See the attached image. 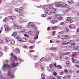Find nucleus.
Returning <instances> with one entry per match:
<instances>
[{
  "instance_id": "680f3d73",
  "label": "nucleus",
  "mask_w": 79,
  "mask_h": 79,
  "mask_svg": "<svg viewBox=\"0 0 79 79\" xmlns=\"http://www.w3.org/2000/svg\"><path fill=\"white\" fill-rule=\"evenodd\" d=\"M41 16H42V17H45V16H46V14H41Z\"/></svg>"
},
{
  "instance_id": "0e129e2a",
  "label": "nucleus",
  "mask_w": 79,
  "mask_h": 79,
  "mask_svg": "<svg viewBox=\"0 0 79 79\" xmlns=\"http://www.w3.org/2000/svg\"><path fill=\"white\" fill-rule=\"evenodd\" d=\"M61 77L60 76H57L56 77V78L57 79H61Z\"/></svg>"
},
{
  "instance_id": "412c9836",
  "label": "nucleus",
  "mask_w": 79,
  "mask_h": 79,
  "mask_svg": "<svg viewBox=\"0 0 79 79\" xmlns=\"http://www.w3.org/2000/svg\"><path fill=\"white\" fill-rule=\"evenodd\" d=\"M15 38V39H17L18 42H20V38H19V36H18V35H16L15 36H14Z\"/></svg>"
},
{
  "instance_id": "393cba45",
  "label": "nucleus",
  "mask_w": 79,
  "mask_h": 79,
  "mask_svg": "<svg viewBox=\"0 0 79 79\" xmlns=\"http://www.w3.org/2000/svg\"><path fill=\"white\" fill-rule=\"evenodd\" d=\"M51 60V59L50 58L47 57L45 59V61H47V62H49Z\"/></svg>"
},
{
  "instance_id": "cd10ccee",
  "label": "nucleus",
  "mask_w": 79,
  "mask_h": 79,
  "mask_svg": "<svg viewBox=\"0 0 79 79\" xmlns=\"http://www.w3.org/2000/svg\"><path fill=\"white\" fill-rule=\"evenodd\" d=\"M50 50L53 51H55L57 49L56 47H52L50 48Z\"/></svg>"
},
{
  "instance_id": "6ab92c4d",
  "label": "nucleus",
  "mask_w": 79,
  "mask_h": 79,
  "mask_svg": "<svg viewBox=\"0 0 79 79\" xmlns=\"http://www.w3.org/2000/svg\"><path fill=\"white\" fill-rule=\"evenodd\" d=\"M44 13L46 15H50L52 13V11L49 10H46Z\"/></svg>"
},
{
  "instance_id": "864d4df0",
  "label": "nucleus",
  "mask_w": 79,
  "mask_h": 79,
  "mask_svg": "<svg viewBox=\"0 0 79 79\" xmlns=\"http://www.w3.org/2000/svg\"><path fill=\"white\" fill-rule=\"evenodd\" d=\"M4 49L5 50H8V48L7 47L5 46L4 47Z\"/></svg>"
},
{
  "instance_id": "bb28decb",
  "label": "nucleus",
  "mask_w": 79,
  "mask_h": 79,
  "mask_svg": "<svg viewBox=\"0 0 79 79\" xmlns=\"http://www.w3.org/2000/svg\"><path fill=\"white\" fill-rule=\"evenodd\" d=\"M44 8L45 10H48L49 8V5H45L44 6Z\"/></svg>"
},
{
  "instance_id": "f704fd0d",
  "label": "nucleus",
  "mask_w": 79,
  "mask_h": 79,
  "mask_svg": "<svg viewBox=\"0 0 79 79\" xmlns=\"http://www.w3.org/2000/svg\"><path fill=\"white\" fill-rule=\"evenodd\" d=\"M65 31L66 32H69V29L68 27H66L65 28Z\"/></svg>"
},
{
  "instance_id": "3c124183",
  "label": "nucleus",
  "mask_w": 79,
  "mask_h": 79,
  "mask_svg": "<svg viewBox=\"0 0 79 79\" xmlns=\"http://www.w3.org/2000/svg\"><path fill=\"white\" fill-rule=\"evenodd\" d=\"M57 74L56 72L54 71L53 73V75L54 76H56L57 75Z\"/></svg>"
},
{
  "instance_id": "a18cd8bd",
  "label": "nucleus",
  "mask_w": 79,
  "mask_h": 79,
  "mask_svg": "<svg viewBox=\"0 0 79 79\" xmlns=\"http://www.w3.org/2000/svg\"><path fill=\"white\" fill-rule=\"evenodd\" d=\"M34 26H33V27H32L33 29H35H35L37 30V28L36 27V26H35V25H34Z\"/></svg>"
},
{
  "instance_id": "4c0bfd02",
  "label": "nucleus",
  "mask_w": 79,
  "mask_h": 79,
  "mask_svg": "<svg viewBox=\"0 0 79 79\" xmlns=\"http://www.w3.org/2000/svg\"><path fill=\"white\" fill-rule=\"evenodd\" d=\"M9 29H10V28H9V27H6L5 28V31H9Z\"/></svg>"
},
{
  "instance_id": "f3484780",
  "label": "nucleus",
  "mask_w": 79,
  "mask_h": 79,
  "mask_svg": "<svg viewBox=\"0 0 79 79\" xmlns=\"http://www.w3.org/2000/svg\"><path fill=\"white\" fill-rule=\"evenodd\" d=\"M62 5L60 3L58 2H57L55 3L56 6H57V7H61Z\"/></svg>"
},
{
  "instance_id": "6e6552de",
  "label": "nucleus",
  "mask_w": 79,
  "mask_h": 79,
  "mask_svg": "<svg viewBox=\"0 0 79 79\" xmlns=\"http://www.w3.org/2000/svg\"><path fill=\"white\" fill-rule=\"evenodd\" d=\"M5 68H9V69H10L11 67L8 64H4V65L2 67V69H4Z\"/></svg>"
},
{
  "instance_id": "9d476101",
  "label": "nucleus",
  "mask_w": 79,
  "mask_h": 79,
  "mask_svg": "<svg viewBox=\"0 0 79 79\" xmlns=\"http://www.w3.org/2000/svg\"><path fill=\"white\" fill-rule=\"evenodd\" d=\"M18 64V63H15V62H13L10 66L11 68H15V67H16L17 65Z\"/></svg>"
},
{
  "instance_id": "20e7f679",
  "label": "nucleus",
  "mask_w": 79,
  "mask_h": 79,
  "mask_svg": "<svg viewBox=\"0 0 79 79\" xmlns=\"http://www.w3.org/2000/svg\"><path fill=\"white\" fill-rule=\"evenodd\" d=\"M69 38H70V37L67 35H62L61 36V39L62 40H66V39L69 40Z\"/></svg>"
},
{
  "instance_id": "dca6fc26",
  "label": "nucleus",
  "mask_w": 79,
  "mask_h": 79,
  "mask_svg": "<svg viewBox=\"0 0 79 79\" xmlns=\"http://www.w3.org/2000/svg\"><path fill=\"white\" fill-rule=\"evenodd\" d=\"M14 52L16 53H19V52H20V50L19 48H17L15 49Z\"/></svg>"
},
{
  "instance_id": "0eeeda50",
  "label": "nucleus",
  "mask_w": 79,
  "mask_h": 79,
  "mask_svg": "<svg viewBox=\"0 0 79 79\" xmlns=\"http://www.w3.org/2000/svg\"><path fill=\"white\" fill-rule=\"evenodd\" d=\"M20 42H27V39L26 38L21 37L20 38Z\"/></svg>"
},
{
  "instance_id": "6e6d98bb",
  "label": "nucleus",
  "mask_w": 79,
  "mask_h": 79,
  "mask_svg": "<svg viewBox=\"0 0 79 79\" xmlns=\"http://www.w3.org/2000/svg\"><path fill=\"white\" fill-rule=\"evenodd\" d=\"M65 25V24H64V22H61L60 23V25H62V26H64Z\"/></svg>"
},
{
  "instance_id": "c85d7f7f",
  "label": "nucleus",
  "mask_w": 79,
  "mask_h": 79,
  "mask_svg": "<svg viewBox=\"0 0 79 79\" xmlns=\"http://www.w3.org/2000/svg\"><path fill=\"white\" fill-rule=\"evenodd\" d=\"M49 8L50 9H53V4H51L50 6L49 5Z\"/></svg>"
},
{
  "instance_id": "603ef678",
  "label": "nucleus",
  "mask_w": 79,
  "mask_h": 79,
  "mask_svg": "<svg viewBox=\"0 0 79 79\" xmlns=\"http://www.w3.org/2000/svg\"><path fill=\"white\" fill-rule=\"evenodd\" d=\"M40 61L41 62L42 61H44V57H43L41 58V59L40 60Z\"/></svg>"
},
{
  "instance_id": "7c9ffc66",
  "label": "nucleus",
  "mask_w": 79,
  "mask_h": 79,
  "mask_svg": "<svg viewBox=\"0 0 79 79\" xmlns=\"http://www.w3.org/2000/svg\"><path fill=\"white\" fill-rule=\"evenodd\" d=\"M41 77H43L42 78V79H45V77H45V74L42 73L41 74Z\"/></svg>"
},
{
  "instance_id": "5fc2aeb1",
  "label": "nucleus",
  "mask_w": 79,
  "mask_h": 79,
  "mask_svg": "<svg viewBox=\"0 0 79 79\" xmlns=\"http://www.w3.org/2000/svg\"><path fill=\"white\" fill-rule=\"evenodd\" d=\"M64 73H67V74H68V70L67 69H64Z\"/></svg>"
},
{
  "instance_id": "e433bc0d",
  "label": "nucleus",
  "mask_w": 79,
  "mask_h": 79,
  "mask_svg": "<svg viewBox=\"0 0 79 79\" xmlns=\"http://www.w3.org/2000/svg\"><path fill=\"white\" fill-rule=\"evenodd\" d=\"M71 59H72V62L73 63H75L76 61L77 60L76 59H74V58H72Z\"/></svg>"
},
{
  "instance_id": "aec40b11",
  "label": "nucleus",
  "mask_w": 79,
  "mask_h": 79,
  "mask_svg": "<svg viewBox=\"0 0 79 79\" xmlns=\"http://www.w3.org/2000/svg\"><path fill=\"white\" fill-rule=\"evenodd\" d=\"M70 43V42H68L67 41H63L62 43V45H68V44H69Z\"/></svg>"
},
{
  "instance_id": "f257e3e1",
  "label": "nucleus",
  "mask_w": 79,
  "mask_h": 79,
  "mask_svg": "<svg viewBox=\"0 0 79 79\" xmlns=\"http://www.w3.org/2000/svg\"><path fill=\"white\" fill-rule=\"evenodd\" d=\"M61 7H63V8H67L66 11V12H69L71 10V8L69 7V6L66 4H62Z\"/></svg>"
},
{
  "instance_id": "f8f14e48",
  "label": "nucleus",
  "mask_w": 79,
  "mask_h": 79,
  "mask_svg": "<svg viewBox=\"0 0 79 79\" xmlns=\"http://www.w3.org/2000/svg\"><path fill=\"white\" fill-rule=\"evenodd\" d=\"M66 66L68 67V68H70L71 67V65L70 64V62L69 61H67L66 62Z\"/></svg>"
},
{
  "instance_id": "79ce46f5",
  "label": "nucleus",
  "mask_w": 79,
  "mask_h": 79,
  "mask_svg": "<svg viewBox=\"0 0 79 79\" xmlns=\"http://www.w3.org/2000/svg\"><path fill=\"white\" fill-rule=\"evenodd\" d=\"M10 44H15V40H12L10 42Z\"/></svg>"
},
{
  "instance_id": "338daca9",
  "label": "nucleus",
  "mask_w": 79,
  "mask_h": 79,
  "mask_svg": "<svg viewBox=\"0 0 79 79\" xmlns=\"http://www.w3.org/2000/svg\"><path fill=\"white\" fill-rule=\"evenodd\" d=\"M59 29H60V30H63V27H62V26L60 27H59Z\"/></svg>"
},
{
  "instance_id": "a211bd4d",
  "label": "nucleus",
  "mask_w": 79,
  "mask_h": 79,
  "mask_svg": "<svg viewBox=\"0 0 79 79\" xmlns=\"http://www.w3.org/2000/svg\"><path fill=\"white\" fill-rule=\"evenodd\" d=\"M50 22L51 23H52V24H55V23H56L57 21L56 20L52 19L50 20Z\"/></svg>"
},
{
  "instance_id": "c9c22d12",
  "label": "nucleus",
  "mask_w": 79,
  "mask_h": 79,
  "mask_svg": "<svg viewBox=\"0 0 79 79\" xmlns=\"http://www.w3.org/2000/svg\"><path fill=\"white\" fill-rule=\"evenodd\" d=\"M73 50H79V48H77V47L75 46L73 48Z\"/></svg>"
},
{
  "instance_id": "e2e57ef3",
  "label": "nucleus",
  "mask_w": 79,
  "mask_h": 79,
  "mask_svg": "<svg viewBox=\"0 0 79 79\" xmlns=\"http://www.w3.org/2000/svg\"><path fill=\"white\" fill-rule=\"evenodd\" d=\"M3 40L2 39H0V44H3Z\"/></svg>"
},
{
  "instance_id": "f03ea898",
  "label": "nucleus",
  "mask_w": 79,
  "mask_h": 79,
  "mask_svg": "<svg viewBox=\"0 0 79 79\" xmlns=\"http://www.w3.org/2000/svg\"><path fill=\"white\" fill-rule=\"evenodd\" d=\"M53 17L54 18L56 19L58 21H61L62 20H63L62 17H61L59 14H55L54 15Z\"/></svg>"
},
{
  "instance_id": "72a5a7b5",
  "label": "nucleus",
  "mask_w": 79,
  "mask_h": 79,
  "mask_svg": "<svg viewBox=\"0 0 79 79\" xmlns=\"http://www.w3.org/2000/svg\"><path fill=\"white\" fill-rule=\"evenodd\" d=\"M38 56H32V59L33 60H36V58H37Z\"/></svg>"
},
{
  "instance_id": "5701e85b",
  "label": "nucleus",
  "mask_w": 79,
  "mask_h": 79,
  "mask_svg": "<svg viewBox=\"0 0 79 79\" xmlns=\"http://www.w3.org/2000/svg\"><path fill=\"white\" fill-rule=\"evenodd\" d=\"M10 19H15L16 18V16L14 15H11L10 16Z\"/></svg>"
},
{
  "instance_id": "1a4fd4ad",
  "label": "nucleus",
  "mask_w": 79,
  "mask_h": 79,
  "mask_svg": "<svg viewBox=\"0 0 79 79\" xmlns=\"http://www.w3.org/2000/svg\"><path fill=\"white\" fill-rule=\"evenodd\" d=\"M75 43H71L70 45H67L66 46L67 48H69V47L70 48H73V47L76 46Z\"/></svg>"
},
{
  "instance_id": "c03bdc74",
  "label": "nucleus",
  "mask_w": 79,
  "mask_h": 79,
  "mask_svg": "<svg viewBox=\"0 0 79 79\" xmlns=\"http://www.w3.org/2000/svg\"><path fill=\"white\" fill-rule=\"evenodd\" d=\"M65 54L66 55H69V54H70V52H65Z\"/></svg>"
},
{
  "instance_id": "423d86ee",
  "label": "nucleus",
  "mask_w": 79,
  "mask_h": 79,
  "mask_svg": "<svg viewBox=\"0 0 79 79\" xmlns=\"http://www.w3.org/2000/svg\"><path fill=\"white\" fill-rule=\"evenodd\" d=\"M39 31H35L34 32V35H35V37L34 38V39H38V35H39Z\"/></svg>"
},
{
  "instance_id": "2f4dec72",
  "label": "nucleus",
  "mask_w": 79,
  "mask_h": 79,
  "mask_svg": "<svg viewBox=\"0 0 79 79\" xmlns=\"http://www.w3.org/2000/svg\"><path fill=\"white\" fill-rule=\"evenodd\" d=\"M40 67L42 71H44V69H45V67H44L42 65H40Z\"/></svg>"
},
{
  "instance_id": "09e8293b",
  "label": "nucleus",
  "mask_w": 79,
  "mask_h": 79,
  "mask_svg": "<svg viewBox=\"0 0 79 79\" xmlns=\"http://www.w3.org/2000/svg\"><path fill=\"white\" fill-rule=\"evenodd\" d=\"M8 20V19L6 17L3 20V21L4 22H6V21H7Z\"/></svg>"
},
{
  "instance_id": "4468645a",
  "label": "nucleus",
  "mask_w": 79,
  "mask_h": 79,
  "mask_svg": "<svg viewBox=\"0 0 79 79\" xmlns=\"http://www.w3.org/2000/svg\"><path fill=\"white\" fill-rule=\"evenodd\" d=\"M72 58H75L76 56H77V53L76 52H73L71 54Z\"/></svg>"
},
{
  "instance_id": "4d7b16f0",
  "label": "nucleus",
  "mask_w": 79,
  "mask_h": 79,
  "mask_svg": "<svg viewBox=\"0 0 79 79\" xmlns=\"http://www.w3.org/2000/svg\"><path fill=\"white\" fill-rule=\"evenodd\" d=\"M23 35L24 37H29V35H27V34L26 33L24 34Z\"/></svg>"
},
{
  "instance_id": "9b49d317",
  "label": "nucleus",
  "mask_w": 79,
  "mask_h": 79,
  "mask_svg": "<svg viewBox=\"0 0 79 79\" xmlns=\"http://www.w3.org/2000/svg\"><path fill=\"white\" fill-rule=\"evenodd\" d=\"M69 27L71 29H76V26L74 24H71L69 25Z\"/></svg>"
},
{
  "instance_id": "4be33fe9",
  "label": "nucleus",
  "mask_w": 79,
  "mask_h": 79,
  "mask_svg": "<svg viewBox=\"0 0 79 79\" xmlns=\"http://www.w3.org/2000/svg\"><path fill=\"white\" fill-rule=\"evenodd\" d=\"M69 5H73L74 3V2L73 1H69L68 2Z\"/></svg>"
},
{
  "instance_id": "13d9d810",
  "label": "nucleus",
  "mask_w": 79,
  "mask_h": 79,
  "mask_svg": "<svg viewBox=\"0 0 79 79\" xmlns=\"http://www.w3.org/2000/svg\"><path fill=\"white\" fill-rule=\"evenodd\" d=\"M59 74H60V75H63V74H64V72L63 71H62V72H60Z\"/></svg>"
},
{
  "instance_id": "49530a36",
  "label": "nucleus",
  "mask_w": 79,
  "mask_h": 79,
  "mask_svg": "<svg viewBox=\"0 0 79 79\" xmlns=\"http://www.w3.org/2000/svg\"><path fill=\"white\" fill-rule=\"evenodd\" d=\"M56 29V26L52 27V30H55Z\"/></svg>"
},
{
  "instance_id": "774afa93",
  "label": "nucleus",
  "mask_w": 79,
  "mask_h": 79,
  "mask_svg": "<svg viewBox=\"0 0 79 79\" xmlns=\"http://www.w3.org/2000/svg\"><path fill=\"white\" fill-rule=\"evenodd\" d=\"M77 35H75L73 36V37L74 39H77Z\"/></svg>"
},
{
  "instance_id": "a878e982",
  "label": "nucleus",
  "mask_w": 79,
  "mask_h": 79,
  "mask_svg": "<svg viewBox=\"0 0 79 79\" xmlns=\"http://www.w3.org/2000/svg\"><path fill=\"white\" fill-rule=\"evenodd\" d=\"M11 38L9 37H7L6 39V42H10V41H11Z\"/></svg>"
},
{
  "instance_id": "69168bd1",
  "label": "nucleus",
  "mask_w": 79,
  "mask_h": 79,
  "mask_svg": "<svg viewBox=\"0 0 79 79\" xmlns=\"http://www.w3.org/2000/svg\"><path fill=\"white\" fill-rule=\"evenodd\" d=\"M30 42L31 43V44H34V41L32 40H30Z\"/></svg>"
},
{
  "instance_id": "bf43d9fd",
  "label": "nucleus",
  "mask_w": 79,
  "mask_h": 79,
  "mask_svg": "<svg viewBox=\"0 0 79 79\" xmlns=\"http://www.w3.org/2000/svg\"><path fill=\"white\" fill-rule=\"evenodd\" d=\"M71 78V75H68L67 76V79H69Z\"/></svg>"
},
{
  "instance_id": "b1692460",
  "label": "nucleus",
  "mask_w": 79,
  "mask_h": 79,
  "mask_svg": "<svg viewBox=\"0 0 79 79\" xmlns=\"http://www.w3.org/2000/svg\"><path fill=\"white\" fill-rule=\"evenodd\" d=\"M28 34L29 35H32V36H34V34L33 33V32H32V31H29L28 32Z\"/></svg>"
},
{
  "instance_id": "7ed1b4c3",
  "label": "nucleus",
  "mask_w": 79,
  "mask_h": 79,
  "mask_svg": "<svg viewBox=\"0 0 79 79\" xmlns=\"http://www.w3.org/2000/svg\"><path fill=\"white\" fill-rule=\"evenodd\" d=\"M65 20L67 21L68 23H69V24L72 23L73 22V20H72L71 18L69 17H66L65 18Z\"/></svg>"
},
{
  "instance_id": "8fccbe9b",
  "label": "nucleus",
  "mask_w": 79,
  "mask_h": 79,
  "mask_svg": "<svg viewBox=\"0 0 79 79\" xmlns=\"http://www.w3.org/2000/svg\"><path fill=\"white\" fill-rule=\"evenodd\" d=\"M65 59L66 60H67V61H69V57H68V56L65 57Z\"/></svg>"
},
{
  "instance_id": "37998d69",
  "label": "nucleus",
  "mask_w": 79,
  "mask_h": 79,
  "mask_svg": "<svg viewBox=\"0 0 79 79\" xmlns=\"http://www.w3.org/2000/svg\"><path fill=\"white\" fill-rule=\"evenodd\" d=\"M49 58H52V57H54V54L53 53L51 54V55L49 56Z\"/></svg>"
},
{
  "instance_id": "ddd939ff",
  "label": "nucleus",
  "mask_w": 79,
  "mask_h": 79,
  "mask_svg": "<svg viewBox=\"0 0 79 79\" xmlns=\"http://www.w3.org/2000/svg\"><path fill=\"white\" fill-rule=\"evenodd\" d=\"M34 23L30 22L28 23V26L29 27H33V26H34Z\"/></svg>"
},
{
  "instance_id": "ea45409f",
  "label": "nucleus",
  "mask_w": 79,
  "mask_h": 79,
  "mask_svg": "<svg viewBox=\"0 0 79 79\" xmlns=\"http://www.w3.org/2000/svg\"><path fill=\"white\" fill-rule=\"evenodd\" d=\"M17 35V33L16 32H14L13 33L12 35H11V36H15L16 35Z\"/></svg>"
},
{
  "instance_id": "39448f33",
  "label": "nucleus",
  "mask_w": 79,
  "mask_h": 79,
  "mask_svg": "<svg viewBox=\"0 0 79 79\" xmlns=\"http://www.w3.org/2000/svg\"><path fill=\"white\" fill-rule=\"evenodd\" d=\"M10 72H11V70H10L8 71V76H10L11 79H14V78H15V75H12L13 73H10Z\"/></svg>"
},
{
  "instance_id": "2eb2a0df",
  "label": "nucleus",
  "mask_w": 79,
  "mask_h": 79,
  "mask_svg": "<svg viewBox=\"0 0 79 79\" xmlns=\"http://www.w3.org/2000/svg\"><path fill=\"white\" fill-rule=\"evenodd\" d=\"M17 60L18 59H17V57H16L15 56H14L13 57H11V60L12 61H14L15 60Z\"/></svg>"
},
{
  "instance_id": "c756f323",
  "label": "nucleus",
  "mask_w": 79,
  "mask_h": 79,
  "mask_svg": "<svg viewBox=\"0 0 79 79\" xmlns=\"http://www.w3.org/2000/svg\"><path fill=\"white\" fill-rule=\"evenodd\" d=\"M14 26L16 29H19V26L16 24V23H14Z\"/></svg>"
},
{
  "instance_id": "473e14b6",
  "label": "nucleus",
  "mask_w": 79,
  "mask_h": 79,
  "mask_svg": "<svg viewBox=\"0 0 79 79\" xmlns=\"http://www.w3.org/2000/svg\"><path fill=\"white\" fill-rule=\"evenodd\" d=\"M15 11H17V12H18L19 13H20V9L19 8H15Z\"/></svg>"
},
{
  "instance_id": "58836bf2",
  "label": "nucleus",
  "mask_w": 79,
  "mask_h": 79,
  "mask_svg": "<svg viewBox=\"0 0 79 79\" xmlns=\"http://www.w3.org/2000/svg\"><path fill=\"white\" fill-rule=\"evenodd\" d=\"M56 68H58V69H61L62 67L60 65H58L56 66Z\"/></svg>"
},
{
  "instance_id": "de8ad7c7",
  "label": "nucleus",
  "mask_w": 79,
  "mask_h": 79,
  "mask_svg": "<svg viewBox=\"0 0 79 79\" xmlns=\"http://www.w3.org/2000/svg\"><path fill=\"white\" fill-rule=\"evenodd\" d=\"M52 17L51 16H49L47 18V20H52Z\"/></svg>"
},
{
  "instance_id": "a19ab883",
  "label": "nucleus",
  "mask_w": 79,
  "mask_h": 79,
  "mask_svg": "<svg viewBox=\"0 0 79 79\" xmlns=\"http://www.w3.org/2000/svg\"><path fill=\"white\" fill-rule=\"evenodd\" d=\"M20 33L21 34H24V33H25V30H21L20 31Z\"/></svg>"
},
{
  "instance_id": "052dcab7",
  "label": "nucleus",
  "mask_w": 79,
  "mask_h": 79,
  "mask_svg": "<svg viewBox=\"0 0 79 79\" xmlns=\"http://www.w3.org/2000/svg\"><path fill=\"white\" fill-rule=\"evenodd\" d=\"M52 12L54 13H56V9H53V10H52Z\"/></svg>"
}]
</instances>
